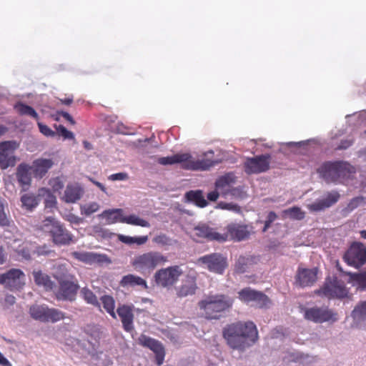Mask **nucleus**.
<instances>
[{
	"instance_id": "nucleus-1",
	"label": "nucleus",
	"mask_w": 366,
	"mask_h": 366,
	"mask_svg": "<svg viewBox=\"0 0 366 366\" xmlns=\"http://www.w3.org/2000/svg\"><path fill=\"white\" fill-rule=\"evenodd\" d=\"M227 344L233 350L244 351L258 340L256 325L250 321L227 325L222 331Z\"/></svg>"
},
{
	"instance_id": "nucleus-2",
	"label": "nucleus",
	"mask_w": 366,
	"mask_h": 366,
	"mask_svg": "<svg viewBox=\"0 0 366 366\" xmlns=\"http://www.w3.org/2000/svg\"><path fill=\"white\" fill-rule=\"evenodd\" d=\"M234 300L224 294H209L198 302V307L207 320H219L232 307Z\"/></svg>"
},
{
	"instance_id": "nucleus-3",
	"label": "nucleus",
	"mask_w": 366,
	"mask_h": 366,
	"mask_svg": "<svg viewBox=\"0 0 366 366\" xmlns=\"http://www.w3.org/2000/svg\"><path fill=\"white\" fill-rule=\"evenodd\" d=\"M317 172L327 182H343L353 178L356 169L347 162H327L317 169Z\"/></svg>"
},
{
	"instance_id": "nucleus-4",
	"label": "nucleus",
	"mask_w": 366,
	"mask_h": 366,
	"mask_svg": "<svg viewBox=\"0 0 366 366\" xmlns=\"http://www.w3.org/2000/svg\"><path fill=\"white\" fill-rule=\"evenodd\" d=\"M168 261L167 257L158 251H149L136 256L131 265L142 274H149L157 267L164 265Z\"/></svg>"
},
{
	"instance_id": "nucleus-5",
	"label": "nucleus",
	"mask_w": 366,
	"mask_h": 366,
	"mask_svg": "<svg viewBox=\"0 0 366 366\" xmlns=\"http://www.w3.org/2000/svg\"><path fill=\"white\" fill-rule=\"evenodd\" d=\"M44 230L49 233L52 242L56 245H68L73 242V235L63 224L53 217H47L43 222Z\"/></svg>"
},
{
	"instance_id": "nucleus-6",
	"label": "nucleus",
	"mask_w": 366,
	"mask_h": 366,
	"mask_svg": "<svg viewBox=\"0 0 366 366\" xmlns=\"http://www.w3.org/2000/svg\"><path fill=\"white\" fill-rule=\"evenodd\" d=\"M315 293L328 299H343L348 297L349 290L343 281L332 277L326 278L322 287L316 290Z\"/></svg>"
},
{
	"instance_id": "nucleus-7",
	"label": "nucleus",
	"mask_w": 366,
	"mask_h": 366,
	"mask_svg": "<svg viewBox=\"0 0 366 366\" xmlns=\"http://www.w3.org/2000/svg\"><path fill=\"white\" fill-rule=\"evenodd\" d=\"M31 317L41 322H56L65 318V313L45 305H34L29 308Z\"/></svg>"
},
{
	"instance_id": "nucleus-8",
	"label": "nucleus",
	"mask_w": 366,
	"mask_h": 366,
	"mask_svg": "<svg viewBox=\"0 0 366 366\" xmlns=\"http://www.w3.org/2000/svg\"><path fill=\"white\" fill-rule=\"evenodd\" d=\"M177 164H180V167L186 170H207L214 166L215 162L207 159H194L189 153L177 154Z\"/></svg>"
},
{
	"instance_id": "nucleus-9",
	"label": "nucleus",
	"mask_w": 366,
	"mask_h": 366,
	"mask_svg": "<svg viewBox=\"0 0 366 366\" xmlns=\"http://www.w3.org/2000/svg\"><path fill=\"white\" fill-rule=\"evenodd\" d=\"M182 274V271L179 266H171L157 271L154 274V280L157 285L162 287H169L178 281Z\"/></svg>"
},
{
	"instance_id": "nucleus-10",
	"label": "nucleus",
	"mask_w": 366,
	"mask_h": 366,
	"mask_svg": "<svg viewBox=\"0 0 366 366\" xmlns=\"http://www.w3.org/2000/svg\"><path fill=\"white\" fill-rule=\"evenodd\" d=\"M343 259L350 266L358 268L366 263V247L360 242L352 243L343 256Z\"/></svg>"
},
{
	"instance_id": "nucleus-11",
	"label": "nucleus",
	"mask_w": 366,
	"mask_h": 366,
	"mask_svg": "<svg viewBox=\"0 0 366 366\" xmlns=\"http://www.w3.org/2000/svg\"><path fill=\"white\" fill-rule=\"evenodd\" d=\"M271 156L268 154L247 158L244 164L247 174L265 172L269 169Z\"/></svg>"
},
{
	"instance_id": "nucleus-12",
	"label": "nucleus",
	"mask_w": 366,
	"mask_h": 366,
	"mask_svg": "<svg viewBox=\"0 0 366 366\" xmlns=\"http://www.w3.org/2000/svg\"><path fill=\"white\" fill-rule=\"evenodd\" d=\"M25 274L19 269H11L0 274V284L10 290H19L24 285Z\"/></svg>"
},
{
	"instance_id": "nucleus-13",
	"label": "nucleus",
	"mask_w": 366,
	"mask_h": 366,
	"mask_svg": "<svg viewBox=\"0 0 366 366\" xmlns=\"http://www.w3.org/2000/svg\"><path fill=\"white\" fill-rule=\"evenodd\" d=\"M198 261L204 264L212 272L223 274L227 267V257L219 253H212L199 258Z\"/></svg>"
},
{
	"instance_id": "nucleus-14",
	"label": "nucleus",
	"mask_w": 366,
	"mask_h": 366,
	"mask_svg": "<svg viewBox=\"0 0 366 366\" xmlns=\"http://www.w3.org/2000/svg\"><path fill=\"white\" fill-rule=\"evenodd\" d=\"M16 148L17 144L14 141L0 142V168L1 169L15 166L17 157L14 155V151Z\"/></svg>"
},
{
	"instance_id": "nucleus-15",
	"label": "nucleus",
	"mask_w": 366,
	"mask_h": 366,
	"mask_svg": "<svg viewBox=\"0 0 366 366\" xmlns=\"http://www.w3.org/2000/svg\"><path fill=\"white\" fill-rule=\"evenodd\" d=\"M304 317L307 320L315 323H322L330 320L335 321L337 320V314L327 307H315L305 309Z\"/></svg>"
},
{
	"instance_id": "nucleus-16",
	"label": "nucleus",
	"mask_w": 366,
	"mask_h": 366,
	"mask_svg": "<svg viewBox=\"0 0 366 366\" xmlns=\"http://www.w3.org/2000/svg\"><path fill=\"white\" fill-rule=\"evenodd\" d=\"M59 284V289L55 294L56 298L59 300H66L73 302L76 300L79 285L76 278Z\"/></svg>"
},
{
	"instance_id": "nucleus-17",
	"label": "nucleus",
	"mask_w": 366,
	"mask_h": 366,
	"mask_svg": "<svg viewBox=\"0 0 366 366\" xmlns=\"http://www.w3.org/2000/svg\"><path fill=\"white\" fill-rule=\"evenodd\" d=\"M239 299L244 302H254L260 308L267 306L269 297L262 292H258L250 287H246L238 292Z\"/></svg>"
},
{
	"instance_id": "nucleus-18",
	"label": "nucleus",
	"mask_w": 366,
	"mask_h": 366,
	"mask_svg": "<svg viewBox=\"0 0 366 366\" xmlns=\"http://www.w3.org/2000/svg\"><path fill=\"white\" fill-rule=\"evenodd\" d=\"M226 232L222 234H227V240L229 239L235 242H241L248 239L251 234L248 225L239 223H230L226 227Z\"/></svg>"
},
{
	"instance_id": "nucleus-19",
	"label": "nucleus",
	"mask_w": 366,
	"mask_h": 366,
	"mask_svg": "<svg viewBox=\"0 0 366 366\" xmlns=\"http://www.w3.org/2000/svg\"><path fill=\"white\" fill-rule=\"evenodd\" d=\"M138 343L143 347H148L154 352L156 362L158 365H161L163 363L165 351L159 341L142 334L138 338Z\"/></svg>"
},
{
	"instance_id": "nucleus-20",
	"label": "nucleus",
	"mask_w": 366,
	"mask_h": 366,
	"mask_svg": "<svg viewBox=\"0 0 366 366\" xmlns=\"http://www.w3.org/2000/svg\"><path fill=\"white\" fill-rule=\"evenodd\" d=\"M234 182V175L232 173H228L221 176L216 180L215 188L223 197H227L228 195L236 196L239 190L237 188L232 187V184Z\"/></svg>"
},
{
	"instance_id": "nucleus-21",
	"label": "nucleus",
	"mask_w": 366,
	"mask_h": 366,
	"mask_svg": "<svg viewBox=\"0 0 366 366\" xmlns=\"http://www.w3.org/2000/svg\"><path fill=\"white\" fill-rule=\"evenodd\" d=\"M194 234L199 237L207 239V241H217L224 242L227 241V234H222L216 230V229L210 227L205 224H201L194 227Z\"/></svg>"
},
{
	"instance_id": "nucleus-22",
	"label": "nucleus",
	"mask_w": 366,
	"mask_h": 366,
	"mask_svg": "<svg viewBox=\"0 0 366 366\" xmlns=\"http://www.w3.org/2000/svg\"><path fill=\"white\" fill-rule=\"evenodd\" d=\"M71 256L80 262L89 264L111 262L107 254L92 252H73Z\"/></svg>"
},
{
	"instance_id": "nucleus-23",
	"label": "nucleus",
	"mask_w": 366,
	"mask_h": 366,
	"mask_svg": "<svg viewBox=\"0 0 366 366\" xmlns=\"http://www.w3.org/2000/svg\"><path fill=\"white\" fill-rule=\"evenodd\" d=\"M133 305H119L116 312L118 314L122 323V327L126 332H132L134 330V313Z\"/></svg>"
},
{
	"instance_id": "nucleus-24",
	"label": "nucleus",
	"mask_w": 366,
	"mask_h": 366,
	"mask_svg": "<svg viewBox=\"0 0 366 366\" xmlns=\"http://www.w3.org/2000/svg\"><path fill=\"white\" fill-rule=\"evenodd\" d=\"M317 269H300L299 268L295 277L296 283L302 287L312 285L317 279Z\"/></svg>"
},
{
	"instance_id": "nucleus-25",
	"label": "nucleus",
	"mask_w": 366,
	"mask_h": 366,
	"mask_svg": "<svg viewBox=\"0 0 366 366\" xmlns=\"http://www.w3.org/2000/svg\"><path fill=\"white\" fill-rule=\"evenodd\" d=\"M340 194L336 191H332L327 194L323 199L313 202L307 205V208L311 212H319L324 210L335 204L340 199Z\"/></svg>"
},
{
	"instance_id": "nucleus-26",
	"label": "nucleus",
	"mask_w": 366,
	"mask_h": 366,
	"mask_svg": "<svg viewBox=\"0 0 366 366\" xmlns=\"http://www.w3.org/2000/svg\"><path fill=\"white\" fill-rule=\"evenodd\" d=\"M31 167L26 163H21L16 168V177L19 184L26 190L31 183Z\"/></svg>"
},
{
	"instance_id": "nucleus-27",
	"label": "nucleus",
	"mask_w": 366,
	"mask_h": 366,
	"mask_svg": "<svg viewBox=\"0 0 366 366\" xmlns=\"http://www.w3.org/2000/svg\"><path fill=\"white\" fill-rule=\"evenodd\" d=\"M53 164L54 162L50 159H35L31 166L34 177L41 179L44 177Z\"/></svg>"
},
{
	"instance_id": "nucleus-28",
	"label": "nucleus",
	"mask_w": 366,
	"mask_h": 366,
	"mask_svg": "<svg viewBox=\"0 0 366 366\" xmlns=\"http://www.w3.org/2000/svg\"><path fill=\"white\" fill-rule=\"evenodd\" d=\"M32 275L36 285L43 287L47 291H51L54 288L55 284L51 280V277L41 270L34 269L32 272Z\"/></svg>"
},
{
	"instance_id": "nucleus-29",
	"label": "nucleus",
	"mask_w": 366,
	"mask_h": 366,
	"mask_svg": "<svg viewBox=\"0 0 366 366\" xmlns=\"http://www.w3.org/2000/svg\"><path fill=\"white\" fill-rule=\"evenodd\" d=\"M197 289L196 280L194 278L188 277L182 282L180 287L177 288V295L178 297L182 298L188 295L195 294Z\"/></svg>"
},
{
	"instance_id": "nucleus-30",
	"label": "nucleus",
	"mask_w": 366,
	"mask_h": 366,
	"mask_svg": "<svg viewBox=\"0 0 366 366\" xmlns=\"http://www.w3.org/2000/svg\"><path fill=\"white\" fill-rule=\"evenodd\" d=\"M84 191L77 184H68L63 197V200L66 203H75L79 200L83 195Z\"/></svg>"
},
{
	"instance_id": "nucleus-31",
	"label": "nucleus",
	"mask_w": 366,
	"mask_h": 366,
	"mask_svg": "<svg viewBox=\"0 0 366 366\" xmlns=\"http://www.w3.org/2000/svg\"><path fill=\"white\" fill-rule=\"evenodd\" d=\"M120 285L123 287L139 286L144 290H147L148 288V285L145 280L132 274L124 275L120 281Z\"/></svg>"
},
{
	"instance_id": "nucleus-32",
	"label": "nucleus",
	"mask_w": 366,
	"mask_h": 366,
	"mask_svg": "<svg viewBox=\"0 0 366 366\" xmlns=\"http://www.w3.org/2000/svg\"><path fill=\"white\" fill-rule=\"evenodd\" d=\"M53 277L58 283L76 278L75 275L69 272V269L65 264H58L55 266Z\"/></svg>"
},
{
	"instance_id": "nucleus-33",
	"label": "nucleus",
	"mask_w": 366,
	"mask_h": 366,
	"mask_svg": "<svg viewBox=\"0 0 366 366\" xmlns=\"http://www.w3.org/2000/svg\"><path fill=\"white\" fill-rule=\"evenodd\" d=\"M184 197L188 202H193L199 207L204 208L208 204L203 195V192L200 189L187 192Z\"/></svg>"
},
{
	"instance_id": "nucleus-34",
	"label": "nucleus",
	"mask_w": 366,
	"mask_h": 366,
	"mask_svg": "<svg viewBox=\"0 0 366 366\" xmlns=\"http://www.w3.org/2000/svg\"><path fill=\"white\" fill-rule=\"evenodd\" d=\"M38 196L46 197L44 200L45 208L53 209L56 206V197L51 192L49 189L42 187L38 190Z\"/></svg>"
},
{
	"instance_id": "nucleus-35",
	"label": "nucleus",
	"mask_w": 366,
	"mask_h": 366,
	"mask_svg": "<svg viewBox=\"0 0 366 366\" xmlns=\"http://www.w3.org/2000/svg\"><path fill=\"white\" fill-rule=\"evenodd\" d=\"M100 300L105 311L109 314L112 318L117 319L115 300L114 297L111 295H105L101 297Z\"/></svg>"
},
{
	"instance_id": "nucleus-36",
	"label": "nucleus",
	"mask_w": 366,
	"mask_h": 366,
	"mask_svg": "<svg viewBox=\"0 0 366 366\" xmlns=\"http://www.w3.org/2000/svg\"><path fill=\"white\" fill-rule=\"evenodd\" d=\"M80 296L87 304L100 308L101 305L97 295L88 287H85L81 289Z\"/></svg>"
},
{
	"instance_id": "nucleus-37",
	"label": "nucleus",
	"mask_w": 366,
	"mask_h": 366,
	"mask_svg": "<svg viewBox=\"0 0 366 366\" xmlns=\"http://www.w3.org/2000/svg\"><path fill=\"white\" fill-rule=\"evenodd\" d=\"M120 222L126 223V224H132V225H135V226H140L142 227H150V224L148 221H147L144 219H142L135 214H131L129 216L122 217V218L120 219Z\"/></svg>"
},
{
	"instance_id": "nucleus-38",
	"label": "nucleus",
	"mask_w": 366,
	"mask_h": 366,
	"mask_svg": "<svg viewBox=\"0 0 366 366\" xmlns=\"http://www.w3.org/2000/svg\"><path fill=\"white\" fill-rule=\"evenodd\" d=\"M347 274L350 276V280L357 287V289L360 290H366V270L360 273L349 272Z\"/></svg>"
},
{
	"instance_id": "nucleus-39",
	"label": "nucleus",
	"mask_w": 366,
	"mask_h": 366,
	"mask_svg": "<svg viewBox=\"0 0 366 366\" xmlns=\"http://www.w3.org/2000/svg\"><path fill=\"white\" fill-rule=\"evenodd\" d=\"M14 109L20 115L29 116L36 120L39 119L37 112L31 107L21 102L15 104Z\"/></svg>"
},
{
	"instance_id": "nucleus-40",
	"label": "nucleus",
	"mask_w": 366,
	"mask_h": 366,
	"mask_svg": "<svg viewBox=\"0 0 366 366\" xmlns=\"http://www.w3.org/2000/svg\"><path fill=\"white\" fill-rule=\"evenodd\" d=\"M118 239L126 244H136L137 245L144 244L148 241L147 236L130 237L124 234H119Z\"/></svg>"
},
{
	"instance_id": "nucleus-41",
	"label": "nucleus",
	"mask_w": 366,
	"mask_h": 366,
	"mask_svg": "<svg viewBox=\"0 0 366 366\" xmlns=\"http://www.w3.org/2000/svg\"><path fill=\"white\" fill-rule=\"evenodd\" d=\"M39 197L38 194L36 196L34 194H25L21 197V201L23 207L26 209L31 210L38 205Z\"/></svg>"
},
{
	"instance_id": "nucleus-42",
	"label": "nucleus",
	"mask_w": 366,
	"mask_h": 366,
	"mask_svg": "<svg viewBox=\"0 0 366 366\" xmlns=\"http://www.w3.org/2000/svg\"><path fill=\"white\" fill-rule=\"evenodd\" d=\"M123 210L122 209H114L106 210L103 212L102 216L106 218L108 224H113L117 222H120Z\"/></svg>"
},
{
	"instance_id": "nucleus-43",
	"label": "nucleus",
	"mask_w": 366,
	"mask_h": 366,
	"mask_svg": "<svg viewBox=\"0 0 366 366\" xmlns=\"http://www.w3.org/2000/svg\"><path fill=\"white\" fill-rule=\"evenodd\" d=\"M152 242L154 244H156L159 246H162V247L172 246V245L177 244V242H178L177 239H173L170 238L169 236H167L164 233H159V234H157L152 239Z\"/></svg>"
},
{
	"instance_id": "nucleus-44",
	"label": "nucleus",
	"mask_w": 366,
	"mask_h": 366,
	"mask_svg": "<svg viewBox=\"0 0 366 366\" xmlns=\"http://www.w3.org/2000/svg\"><path fill=\"white\" fill-rule=\"evenodd\" d=\"M252 263V259L240 256L236 262L234 270L237 273L245 272Z\"/></svg>"
},
{
	"instance_id": "nucleus-45",
	"label": "nucleus",
	"mask_w": 366,
	"mask_h": 366,
	"mask_svg": "<svg viewBox=\"0 0 366 366\" xmlns=\"http://www.w3.org/2000/svg\"><path fill=\"white\" fill-rule=\"evenodd\" d=\"M283 212L292 219L302 220L305 217V212L298 207H292L285 209Z\"/></svg>"
},
{
	"instance_id": "nucleus-46",
	"label": "nucleus",
	"mask_w": 366,
	"mask_h": 366,
	"mask_svg": "<svg viewBox=\"0 0 366 366\" xmlns=\"http://www.w3.org/2000/svg\"><path fill=\"white\" fill-rule=\"evenodd\" d=\"M354 143L353 139H342L340 142V144H337L335 142V139H332V142L330 143L331 147L334 150H344L349 148L350 146H352Z\"/></svg>"
},
{
	"instance_id": "nucleus-47",
	"label": "nucleus",
	"mask_w": 366,
	"mask_h": 366,
	"mask_svg": "<svg viewBox=\"0 0 366 366\" xmlns=\"http://www.w3.org/2000/svg\"><path fill=\"white\" fill-rule=\"evenodd\" d=\"M352 315L355 319L366 318V301L355 307Z\"/></svg>"
},
{
	"instance_id": "nucleus-48",
	"label": "nucleus",
	"mask_w": 366,
	"mask_h": 366,
	"mask_svg": "<svg viewBox=\"0 0 366 366\" xmlns=\"http://www.w3.org/2000/svg\"><path fill=\"white\" fill-rule=\"evenodd\" d=\"M54 128L56 129V134L62 137L64 139H74V134L67 130L65 127L63 125H54Z\"/></svg>"
},
{
	"instance_id": "nucleus-49",
	"label": "nucleus",
	"mask_w": 366,
	"mask_h": 366,
	"mask_svg": "<svg viewBox=\"0 0 366 366\" xmlns=\"http://www.w3.org/2000/svg\"><path fill=\"white\" fill-rule=\"evenodd\" d=\"M99 204L96 202H92L89 204H84L81 206V214L89 216L99 209Z\"/></svg>"
},
{
	"instance_id": "nucleus-50",
	"label": "nucleus",
	"mask_w": 366,
	"mask_h": 366,
	"mask_svg": "<svg viewBox=\"0 0 366 366\" xmlns=\"http://www.w3.org/2000/svg\"><path fill=\"white\" fill-rule=\"evenodd\" d=\"M37 125L39 127L40 132L43 134L44 136L51 137L56 136V132L51 130L48 126L39 122H37Z\"/></svg>"
},
{
	"instance_id": "nucleus-51",
	"label": "nucleus",
	"mask_w": 366,
	"mask_h": 366,
	"mask_svg": "<svg viewBox=\"0 0 366 366\" xmlns=\"http://www.w3.org/2000/svg\"><path fill=\"white\" fill-rule=\"evenodd\" d=\"M157 162L162 165H172L177 164V154L170 157H159Z\"/></svg>"
},
{
	"instance_id": "nucleus-52",
	"label": "nucleus",
	"mask_w": 366,
	"mask_h": 366,
	"mask_svg": "<svg viewBox=\"0 0 366 366\" xmlns=\"http://www.w3.org/2000/svg\"><path fill=\"white\" fill-rule=\"evenodd\" d=\"M277 215L274 212H269L267 219L264 222V226L262 229V232H265L271 226L272 223L276 220Z\"/></svg>"
},
{
	"instance_id": "nucleus-53",
	"label": "nucleus",
	"mask_w": 366,
	"mask_h": 366,
	"mask_svg": "<svg viewBox=\"0 0 366 366\" xmlns=\"http://www.w3.org/2000/svg\"><path fill=\"white\" fill-rule=\"evenodd\" d=\"M364 202V198L362 197H357L353 198L347 204V209L348 211H352L355 208H357L359 205Z\"/></svg>"
},
{
	"instance_id": "nucleus-54",
	"label": "nucleus",
	"mask_w": 366,
	"mask_h": 366,
	"mask_svg": "<svg viewBox=\"0 0 366 366\" xmlns=\"http://www.w3.org/2000/svg\"><path fill=\"white\" fill-rule=\"evenodd\" d=\"M128 178V174L126 172L112 174L108 177V179L111 181H123L127 180Z\"/></svg>"
},
{
	"instance_id": "nucleus-55",
	"label": "nucleus",
	"mask_w": 366,
	"mask_h": 366,
	"mask_svg": "<svg viewBox=\"0 0 366 366\" xmlns=\"http://www.w3.org/2000/svg\"><path fill=\"white\" fill-rule=\"evenodd\" d=\"M50 184L54 189V191H59L60 189H63L64 187V183L60 179V178L56 177L55 179H53L50 181Z\"/></svg>"
},
{
	"instance_id": "nucleus-56",
	"label": "nucleus",
	"mask_w": 366,
	"mask_h": 366,
	"mask_svg": "<svg viewBox=\"0 0 366 366\" xmlns=\"http://www.w3.org/2000/svg\"><path fill=\"white\" fill-rule=\"evenodd\" d=\"M10 225V219L5 213L4 209L0 211V227H8Z\"/></svg>"
},
{
	"instance_id": "nucleus-57",
	"label": "nucleus",
	"mask_w": 366,
	"mask_h": 366,
	"mask_svg": "<svg viewBox=\"0 0 366 366\" xmlns=\"http://www.w3.org/2000/svg\"><path fill=\"white\" fill-rule=\"evenodd\" d=\"M221 208L228 210H232L235 212H239L240 207L232 203H220Z\"/></svg>"
},
{
	"instance_id": "nucleus-58",
	"label": "nucleus",
	"mask_w": 366,
	"mask_h": 366,
	"mask_svg": "<svg viewBox=\"0 0 366 366\" xmlns=\"http://www.w3.org/2000/svg\"><path fill=\"white\" fill-rule=\"evenodd\" d=\"M67 221L72 224H79L81 222V219L75 214H69L66 216Z\"/></svg>"
},
{
	"instance_id": "nucleus-59",
	"label": "nucleus",
	"mask_w": 366,
	"mask_h": 366,
	"mask_svg": "<svg viewBox=\"0 0 366 366\" xmlns=\"http://www.w3.org/2000/svg\"><path fill=\"white\" fill-rule=\"evenodd\" d=\"M57 114L59 115H61L66 120H67L72 125H74L75 124V121L74 120V119L72 118V117L67 112H58Z\"/></svg>"
},
{
	"instance_id": "nucleus-60",
	"label": "nucleus",
	"mask_w": 366,
	"mask_h": 366,
	"mask_svg": "<svg viewBox=\"0 0 366 366\" xmlns=\"http://www.w3.org/2000/svg\"><path fill=\"white\" fill-rule=\"evenodd\" d=\"M219 194H221L220 192L216 189L207 194V199L209 201L215 202L218 199Z\"/></svg>"
},
{
	"instance_id": "nucleus-61",
	"label": "nucleus",
	"mask_w": 366,
	"mask_h": 366,
	"mask_svg": "<svg viewBox=\"0 0 366 366\" xmlns=\"http://www.w3.org/2000/svg\"><path fill=\"white\" fill-rule=\"evenodd\" d=\"M7 259V255L4 252V249L2 246H0V264H4Z\"/></svg>"
},
{
	"instance_id": "nucleus-62",
	"label": "nucleus",
	"mask_w": 366,
	"mask_h": 366,
	"mask_svg": "<svg viewBox=\"0 0 366 366\" xmlns=\"http://www.w3.org/2000/svg\"><path fill=\"white\" fill-rule=\"evenodd\" d=\"M0 365L2 366H11L10 362L0 352Z\"/></svg>"
},
{
	"instance_id": "nucleus-63",
	"label": "nucleus",
	"mask_w": 366,
	"mask_h": 366,
	"mask_svg": "<svg viewBox=\"0 0 366 366\" xmlns=\"http://www.w3.org/2000/svg\"><path fill=\"white\" fill-rule=\"evenodd\" d=\"M59 101L61 102V103L62 104H65V105H70L72 104L74 99H73V97H65L64 99H59Z\"/></svg>"
},
{
	"instance_id": "nucleus-64",
	"label": "nucleus",
	"mask_w": 366,
	"mask_h": 366,
	"mask_svg": "<svg viewBox=\"0 0 366 366\" xmlns=\"http://www.w3.org/2000/svg\"><path fill=\"white\" fill-rule=\"evenodd\" d=\"M18 253L19 254H21L22 257H24L25 259H29L31 258V255H30V253L29 252V250L23 248L22 249L19 250L18 252Z\"/></svg>"
}]
</instances>
